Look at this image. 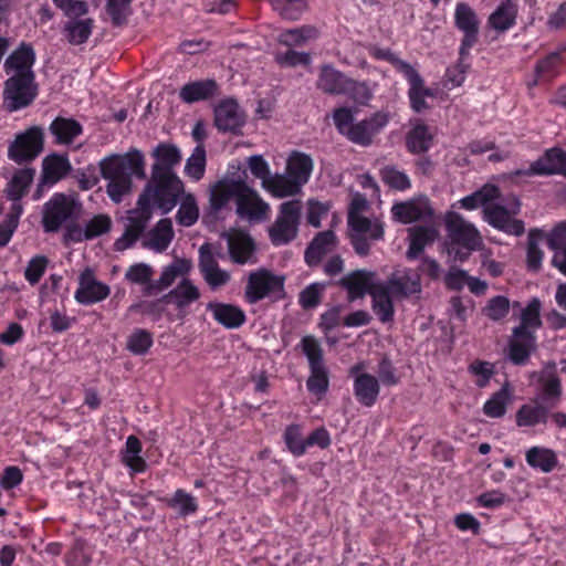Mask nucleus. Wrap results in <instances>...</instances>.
Instances as JSON below:
<instances>
[{"instance_id": "21", "label": "nucleus", "mask_w": 566, "mask_h": 566, "mask_svg": "<svg viewBox=\"0 0 566 566\" xmlns=\"http://www.w3.org/2000/svg\"><path fill=\"white\" fill-rule=\"evenodd\" d=\"M518 3L515 0H500L486 19V29L501 36L517 23Z\"/></svg>"}, {"instance_id": "52", "label": "nucleus", "mask_w": 566, "mask_h": 566, "mask_svg": "<svg viewBox=\"0 0 566 566\" xmlns=\"http://www.w3.org/2000/svg\"><path fill=\"white\" fill-rule=\"evenodd\" d=\"M153 345V334L144 328H135L126 339V349L135 356L146 355Z\"/></svg>"}, {"instance_id": "26", "label": "nucleus", "mask_w": 566, "mask_h": 566, "mask_svg": "<svg viewBox=\"0 0 566 566\" xmlns=\"http://www.w3.org/2000/svg\"><path fill=\"white\" fill-rule=\"evenodd\" d=\"M206 308L211 313L212 318L227 329H237L247 321L243 310L233 304L209 302Z\"/></svg>"}, {"instance_id": "53", "label": "nucleus", "mask_w": 566, "mask_h": 566, "mask_svg": "<svg viewBox=\"0 0 566 566\" xmlns=\"http://www.w3.org/2000/svg\"><path fill=\"white\" fill-rule=\"evenodd\" d=\"M23 210V207H10L9 212L0 221V248L7 247L11 241L14 232L19 227Z\"/></svg>"}, {"instance_id": "9", "label": "nucleus", "mask_w": 566, "mask_h": 566, "mask_svg": "<svg viewBox=\"0 0 566 566\" xmlns=\"http://www.w3.org/2000/svg\"><path fill=\"white\" fill-rule=\"evenodd\" d=\"M302 205L298 200L281 203L274 223L269 228V237L274 245H284L297 235Z\"/></svg>"}, {"instance_id": "47", "label": "nucleus", "mask_w": 566, "mask_h": 566, "mask_svg": "<svg viewBox=\"0 0 566 566\" xmlns=\"http://www.w3.org/2000/svg\"><path fill=\"white\" fill-rule=\"evenodd\" d=\"M432 135L429 127L422 123L415 125L406 137V145L410 153L422 154L430 149L432 145Z\"/></svg>"}, {"instance_id": "25", "label": "nucleus", "mask_w": 566, "mask_h": 566, "mask_svg": "<svg viewBox=\"0 0 566 566\" xmlns=\"http://www.w3.org/2000/svg\"><path fill=\"white\" fill-rule=\"evenodd\" d=\"M536 337L533 332H522L521 328H513L512 337L509 340V359L515 365H524L531 353L535 349Z\"/></svg>"}, {"instance_id": "6", "label": "nucleus", "mask_w": 566, "mask_h": 566, "mask_svg": "<svg viewBox=\"0 0 566 566\" xmlns=\"http://www.w3.org/2000/svg\"><path fill=\"white\" fill-rule=\"evenodd\" d=\"M521 202L514 195L502 196L499 190L496 199H490L484 207V220L493 228L507 234L524 233V222L514 218L520 212Z\"/></svg>"}, {"instance_id": "31", "label": "nucleus", "mask_w": 566, "mask_h": 566, "mask_svg": "<svg viewBox=\"0 0 566 566\" xmlns=\"http://www.w3.org/2000/svg\"><path fill=\"white\" fill-rule=\"evenodd\" d=\"M348 76L331 64L319 69L316 87L329 95H343L348 83Z\"/></svg>"}, {"instance_id": "64", "label": "nucleus", "mask_w": 566, "mask_h": 566, "mask_svg": "<svg viewBox=\"0 0 566 566\" xmlns=\"http://www.w3.org/2000/svg\"><path fill=\"white\" fill-rule=\"evenodd\" d=\"M545 237L547 247L554 253L566 250V220L557 223Z\"/></svg>"}, {"instance_id": "42", "label": "nucleus", "mask_w": 566, "mask_h": 566, "mask_svg": "<svg viewBox=\"0 0 566 566\" xmlns=\"http://www.w3.org/2000/svg\"><path fill=\"white\" fill-rule=\"evenodd\" d=\"M93 27L94 21L91 18H70V20L64 25L63 33L69 43L73 45H81L85 43L91 36Z\"/></svg>"}, {"instance_id": "13", "label": "nucleus", "mask_w": 566, "mask_h": 566, "mask_svg": "<svg viewBox=\"0 0 566 566\" xmlns=\"http://www.w3.org/2000/svg\"><path fill=\"white\" fill-rule=\"evenodd\" d=\"M154 209L148 202L142 203L138 198L136 208L128 211L124 234L114 243L116 251H124L135 244L149 223Z\"/></svg>"}, {"instance_id": "61", "label": "nucleus", "mask_w": 566, "mask_h": 566, "mask_svg": "<svg viewBox=\"0 0 566 566\" xmlns=\"http://www.w3.org/2000/svg\"><path fill=\"white\" fill-rule=\"evenodd\" d=\"M132 0H107L106 12L113 25L119 27L127 22L132 13Z\"/></svg>"}, {"instance_id": "30", "label": "nucleus", "mask_w": 566, "mask_h": 566, "mask_svg": "<svg viewBox=\"0 0 566 566\" xmlns=\"http://www.w3.org/2000/svg\"><path fill=\"white\" fill-rule=\"evenodd\" d=\"M438 230L432 226H416L408 229L409 245L406 252L408 260L420 256L427 245L438 239Z\"/></svg>"}, {"instance_id": "22", "label": "nucleus", "mask_w": 566, "mask_h": 566, "mask_svg": "<svg viewBox=\"0 0 566 566\" xmlns=\"http://www.w3.org/2000/svg\"><path fill=\"white\" fill-rule=\"evenodd\" d=\"M199 269L203 280L212 290L219 289L230 280V274L220 269L209 243L202 244L199 249Z\"/></svg>"}, {"instance_id": "4", "label": "nucleus", "mask_w": 566, "mask_h": 566, "mask_svg": "<svg viewBox=\"0 0 566 566\" xmlns=\"http://www.w3.org/2000/svg\"><path fill=\"white\" fill-rule=\"evenodd\" d=\"M184 193V182L177 174H150L139 196L142 203L148 202L163 214H167Z\"/></svg>"}, {"instance_id": "7", "label": "nucleus", "mask_w": 566, "mask_h": 566, "mask_svg": "<svg viewBox=\"0 0 566 566\" xmlns=\"http://www.w3.org/2000/svg\"><path fill=\"white\" fill-rule=\"evenodd\" d=\"M82 203L75 193L55 192L43 206L42 228L46 233L57 232L64 224L77 218Z\"/></svg>"}, {"instance_id": "41", "label": "nucleus", "mask_w": 566, "mask_h": 566, "mask_svg": "<svg viewBox=\"0 0 566 566\" xmlns=\"http://www.w3.org/2000/svg\"><path fill=\"white\" fill-rule=\"evenodd\" d=\"M200 297L198 287L188 279H182L181 282L171 290L165 300L172 303L178 310H184L191 303L196 302Z\"/></svg>"}, {"instance_id": "50", "label": "nucleus", "mask_w": 566, "mask_h": 566, "mask_svg": "<svg viewBox=\"0 0 566 566\" xmlns=\"http://www.w3.org/2000/svg\"><path fill=\"white\" fill-rule=\"evenodd\" d=\"M542 303L537 297L530 300L527 305L521 310L520 325L514 328H521L522 332H535L542 326L541 321Z\"/></svg>"}, {"instance_id": "2", "label": "nucleus", "mask_w": 566, "mask_h": 566, "mask_svg": "<svg viewBox=\"0 0 566 566\" xmlns=\"http://www.w3.org/2000/svg\"><path fill=\"white\" fill-rule=\"evenodd\" d=\"M102 177L107 180L106 193L115 203H120L133 186V177L145 179V157L133 149L124 155H112L99 163Z\"/></svg>"}, {"instance_id": "27", "label": "nucleus", "mask_w": 566, "mask_h": 566, "mask_svg": "<svg viewBox=\"0 0 566 566\" xmlns=\"http://www.w3.org/2000/svg\"><path fill=\"white\" fill-rule=\"evenodd\" d=\"M155 163L150 174H176L175 168L180 165L181 151L170 143H160L151 151Z\"/></svg>"}, {"instance_id": "40", "label": "nucleus", "mask_w": 566, "mask_h": 566, "mask_svg": "<svg viewBox=\"0 0 566 566\" xmlns=\"http://www.w3.org/2000/svg\"><path fill=\"white\" fill-rule=\"evenodd\" d=\"M263 189L275 198L295 196L302 190L286 171L272 175L270 179L264 182Z\"/></svg>"}, {"instance_id": "39", "label": "nucleus", "mask_w": 566, "mask_h": 566, "mask_svg": "<svg viewBox=\"0 0 566 566\" xmlns=\"http://www.w3.org/2000/svg\"><path fill=\"white\" fill-rule=\"evenodd\" d=\"M513 400L510 385L505 382L501 389L494 392L483 405V413L489 418H502Z\"/></svg>"}, {"instance_id": "3", "label": "nucleus", "mask_w": 566, "mask_h": 566, "mask_svg": "<svg viewBox=\"0 0 566 566\" xmlns=\"http://www.w3.org/2000/svg\"><path fill=\"white\" fill-rule=\"evenodd\" d=\"M354 119L355 114L350 107H338L333 111V122L337 132L350 143L368 147L389 124L390 113L378 111L361 120L355 122Z\"/></svg>"}, {"instance_id": "59", "label": "nucleus", "mask_w": 566, "mask_h": 566, "mask_svg": "<svg viewBox=\"0 0 566 566\" xmlns=\"http://www.w3.org/2000/svg\"><path fill=\"white\" fill-rule=\"evenodd\" d=\"M511 302L504 295L491 297L482 308L483 315L491 321L497 322L507 316L510 313Z\"/></svg>"}, {"instance_id": "56", "label": "nucleus", "mask_w": 566, "mask_h": 566, "mask_svg": "<svg viewBox=\"0 0 566 566\" xmlns=\"http://www.w3.org/2000/svg\"><path fill=\"white\" fill-rule=\"evenodd\" d=\"M206 171V149L202 145H197L187 159L185 166L186 175L195 181H199Z\"/></svg>"}, {"instance_id": "15", "label": "nucleus", "mask_w": 566, "mask_h": 566, "mask_svg": "<svg viewBox=\"0 0 566 566\" xmlns=\"http://www.w3.org/2000/svg\"><path fill=\"white\" fill-rule=\"evenodd\" d=\"M43 149V133L39 127H30L18 134L9 145L8 157L17 164L33 160Z\"/></svg>"}, {"instance_id": "23", "label": "nucleus", "mask_w": 566, "mask_h": 566, "mask_svg": "<svg viewBox=\"0 0 566 566\" xmlns=\"http://www.w3.org/2000/svg\"><path fill=\"white\" fill-rule=\"evenodd\" d=\"M71 169L69 159L61 155H51L43 160V169L36 192L33 198L40 199L44 187L51 188L67 175Z\"/></svg>"}, {"instance_id": "51", "label": "nucleus", "mask_w": 566, "mask_h": 566, "mask_svg": "<svg viewBox=\"0 0 566 566\" xmlns=\"http://www.w3.org/2000/svg\"><path fill=\"white\" fill-rule=\"evenodd\" d=\"M176 220L182 227H191L199 219V207L192 193H184L180 198Z\"/></svg>"}, {"instance_id": "11", "label": "nucleus", "mask_w": 566, "mask_h": 566, "mask_svg": "<svg viewBox=\"0 0 566 566\" xmlns=\"http://www.w3.org/2000/svg\"><path fill=\"white\" fill-rule=\"evenodd\" d=\"M284 296V277L268 270L250 273L245 289V298L254 304L263 298L279 300Z\"/></svg>"}, {"instance_id": "18", "label": "nucleus", "mask_w": 566, "mask_h": 566, "mask_svg": "<svg viewBox=\"0 0 566 566\" xmlns=\"http://www.w3.org/2000/svg\"><path fill=\"white\" fill-rule=\"evenodd\" d=\"M353 377V391L356 400L364 407H373L380 394L378 378L364 371L363 364H356L349 369Z\"/></svg>"}, {"instance_id": "35", "label": "nucleus", "mask_w": 566, "mask_h": 566, "mask_svg": "<svg viewBox=\"0 0 566 566\" xmlns=\"http://www.w3.org/2000/svg\"><path fill=\"white\" fill-rule=\"evenodd\" d=\"M174 235L172 222L170 219L165 218L159 220L147 233L144 244L155 252H164L171 243Z\"/></svg>"}, {"instance_id": "49", "label": "nucleus", "mask_w": 566, "mask_h": 566, "mask_svg": "<svg viewBox=\"0 0 566 566\" xmlns=\"http://www.w3.org/2000/svg\"><path fill=\"white\" fill-rule=\"evenodd\" d=\"M308 392L321 400L329 388V373L326 365L310 368V375L306 380Z\"/></svg>"}, {"instance_id": "19", "label": "nucleus", "mask_w": 566, "mask_h": 566, "mask_svg": "<svg viewBox=\"0 0 566 566\" xmlns=\"http://www.w3.org/2000/svg\"><path fill=\"white\" fill-rule=\"evenodd\" d=\"M244 124L245 113L234 98H223L214 107V125L218 130L239 134Z\"/></svg>"}, {"instance_id": "17", "label": "nucleus", "mask_w": 566, "mask_h": 566, "mask_svg": "<svg viewBox=\"0 0 566 566\" xmlns=\"http://www.w3.org/2000/svg\"><path fill=\"white\" fill-rule=\"evenodd\" d=\"M390 212L392 220L402 224L428 221L433 217V208L426 196L396 202L391 207Z\"/></svg>"}, {"instance_id": "16", "label": "nucleus", "mask_w": 566, "mask_h": 566, "mask_svg": "<svg viewBox=\"0 0 566 566\" xmlns=\"http://www.w3.org/2000/svg\"><path fill=\"white\" fill-rule=\"evenodd\" d=\"M395 300L419 296L422 292L421 276L410 268L395 270L386 281H379Z\"/></svg>"}, {"instance_id": "10", "label": "nucleus", "mask_w": 566, "mask_h": 566, "mask_svg": "<svg viewBox=\"0 0 566 566\" xmlns=\"http://www.w3.org/2000/svg\"><path fill=\"white\" fill-rule=\"evenodd\" d=\"M534 176H563L566 178V151L560 147H552L534 160L528 168L510 172V179Z\"/></svg>"}, {"instance_id": "46", "label": "nucleus", "mask_w": 566, "mask_h": 566, "mask_svg": "<svg viewBox=\"0 0 566 566\" xmlns=\"http://www.w3.org/2000/svg\"><path fill=\"white\" fill-rule=\"evenodd\" d=\"M142 443L135 436H129L126 439L125 449L122 452L123 463L129 468L130 473H142L146 470V462L140 457Z\"/></svg>"}, {"instance_id": "29", "label": "nucleus", "mask_w": 566, "mask_h": 566, "mask_svg": "<svg viewBox=\"0 0 566 566\" xmlns=\"http://www.w3.org/2000/svg\"><path fill=\"white\" fill-rule=\"evenodd\" d=\"M190 270V263L185 259H176L163 269L160 277L148 284L144 290L145 295H156L168 289L178 277L184 276Z\"/></svg>"}, {"instance_id": "1", "label": "nucleus", "mask_w": 566, "mask_h": 566, "mask_svg": "<svg viewBox=\"0 0 566 566\" xmlns=\"http://www.w3.org/2000/svg\"><path fill=\"white\" fill-rule=\"evenodd\" d=\"M210 209L213 213L231 210L235 206L237 214L250 222L265 219L270 206L248 184L245 168L230 166L226 176L210 189Z\"/></svg>"}, {"instance_id": "5", "label": "nucleus", "mask_w": 566, "mask_h": 566, "mask_svg": "<svg viewBox=\"0 0 566 566\" xmlns=\"http://www.w3.org/2000/svg\"><path fill=\"white\" fill-rule=\"evenodd\" d=\"M444 226L449 239L448 252L454 260L464 262L471 252L481 247L482 238L478 229L460 213L448 211L444 216Z\"/></svg>"}, {"instance_id": "33", "label": "nucleus", "mask_w": 566, "mask_h": 566, "mask_svg": "<svg viewBox=\"0 0 566 566\" xmlns=\"http://www.w3.org/2000/svg\"><path fill=\"white\" fill-rule=\"evenodd\" d=\"M313 167L314 164L311 156L301 151H292L287 158L285 171L302 189L310 180Z\"/></svg>"}, {"instance_id": "12", "label": "nucleus", "mask_w": 566, "mask_h": 566, "mask_svg": "<svg viewBox=\"0 0 566 566\" xmlns=\"http://www.w3.org/2000/svg\"><path fill=\"white\" fill-rule=\"evenodd\" d=\"M36 93L34 75H10L4 86V105L8 111L15 112L30 105Z\"/></svg>"}, {"instance_id": "60", "label": "nucleus", "mask_w": 566, "mask_h": 566, "mask_svg": "<svg viewBox=\"0 0 566 566\" xmlns=\"http://www.w3.org/2000/svg\"><path fill=\"white\" fill-rule=\"evenodd\" d=\"M564 57H558V53H549L539 59L535 64V74L538 77L554 78L560 73V65Z\"/></svg>"}, {"instance_id": "28", "label": "nucleus", "mask_w": 566, "mask_h": 566, "mask_svg": "<svg viewBox=\"0 0 566 566\" xmlns=\"http://www.w3.org/2000/svg\"><path fill=\"white\" fill-rule=\"evenodd\" d=\"M35 54L31 45L22 42L6 60L4 70L10 75H34Z\"/></svg>"}, {"instance_id": "48", "label": "nucleus", "mask_w": 566, "mask_h": 566, "mask_svg": "<svg viewBox=\"0 0 566 566\" xmlns=\"http://www.w3.org/2000/svg\"><path fill=\"white\" fill-rule=\"evenodd\" d=\"M318 38V30L313 25L287 29L279 34V42L285 46H300Z\"/></svg>"}, {"instance_id": "62", "label": "nucleus", "mask_w": 566, "mask_h": 566, "mask_svg": "<svg viewBox=\"0 0 566 566\" xmlns=\"http://www.w3.org/2000/svg\"><path fill=\"white\" fill-rule=\"evenodd\" d=\"M381 178L386 185L399 191H405L411 187L408 175L394 166H386L381 170Z\"/></svg>"}, {"instance_id": "36", "label": "nucleus", "mask_w": 566, "mask_h": 566, "mask_svg": "<svg viewBox=\"0 0 566 566\" xmlns=\"http://www.w3.org/2000/svg\"><path fill=\"white\" fill-rule=\"evenodd\" d=\"M34 171L32 169H20L14 172L10 181L8 182L4 192L9 200H11V207H23L21 200L28 191L29 186L33 180Z\"/></svg>"}, {"instance_id": "45", "label": "nucleus", "mask_w": 566, "mask_h": 566, "mask_svg": "<svg viewBox=\"0 0 566 566\" xmlns=\"http://www.w3.org/2000/svg\"><path fill=\"white\" fill-rule=\"evenodd\" d=\"M548 408L539 403H525L516 412V424L518 427H535L545 424L548 420Z\"/></svg>"}, {"instance_id": "20", "label": "nucleus", "mask_w": 566, "mask_h": 566, "mask_svg": "<svg viewBox=\"0 0 566 566\" xmlns=\"http://www.w3.org/2000/svg\"><path fill=\"white\" fill-rule=\"evenodd\" d=\"M109 294L111 287L98 281L91 269H86L78 277L74 298L78 304L87 306L106 300Z\"/></svg>"}, {"instance_id": "38", "label": "nucleus", "mask_w": 566, "mask_h": 566, "mask_svg": "<svg viewBox=\"0 0 566 566\" xmlns=\"http://www.w3.org/2000/svg\"><path fill=\"white\" fill-rule=\"evenodd\" d=\"M526 463L543 473H551L558 464L554 450L544 447H532L525 453Z\"/></svg>"}, {"instance_id": "58", "label": "nucleus", "mask_w": 566, "mask_h": 566, "mask_svg": "<svg viewBox=\"0 0 566 566\" xmlns=\"http://www.w3.org/2000/svg\"><path fill=\"white\" fill-rule=\"evenodd\" d=\"M373 93L374 87L369 82L355 81L349 77L344 95L358 104L365 105L371 99Z\"/></svg>"}, {"instance_id": "34", "label": "nucleus", "mask_w": 566, "mask_h": 566, "mask_svg": "<svg viewBox=\"0 0 566 566\" xmlns=\"http://www.w3.org/2000/svg\"><path fill=\"white\" fill-rule=\"evenodd\" d=\"M337 239L333 231L327 230L319 232L312 240L305 251V261L310 266L319 263L322 258L334 250L336 247Z\"/></svg>"}, {"instance_id": "8", "label": "nucleus", "mask_w": 566, "mask_h": 566, "mask_svg": "<svg viewBox=\"0 0 566 566\" xmlns=\"http://www.w3.org/2000/svg\"><path fill=\"white\" fill-rule=\"evenodd\" d=\"M348 233L355 252L365 256L371 243L384 239L385 223L377 216H356L347 218Z\"/></svg>"}, {"instance_id": "24", "label": "nucleus", "mask_w": 566, "mask_h": 566, "mask_svg": "<svg viewBox=\"0 0 566 566\" xmlns=\"http://www.w3.org/2000/svg\"><path fill=\"white\" fill-rule=\"evenodd\" d=\"M378 283L376 273L367 270L353 271L339 281V284L347 291L350 301L360 298L367 293L370 295L371 289Z\"/></svg>"}, {"instance_id": "63", "label": "nucleus", "mask_w": 566, "mask_h": 566, "mask_svg": "<svg viewBox=\"0 0 566 566\" xmlns=\"http://www.w3.org/2000/svg\"><path fill=\"white\" fill-rule=\"evenodd\" d=\"M468 371L475 378L474 384L479 388L486 387L495 374L494 365L483 360L472 361L468 367Z\"/></svg>"}, {"instance_id": "43", "label": "nucleus", "mask_w": 566, "mask_h": 566, "mask_svg": "<svg viewBox=\"0 0 566 566\" xmlns=\"http://www.w3.org/2000/svg\"><path fill=\"white\" fill-rule=\"evenodd\" d=\"M499 196V187L495 185H485L481 189L474 191L473 193L465 196L454 202L452 205L453 208H461L464 210H474L479 207H484L488 205L490 199H496Z\"/></svg>"}, {"instance_id": "32", "label": "nucleus", "mask_w": 566, "mask_h": 566, "mask_svg": "<svg viewBox=\"0 0 566 566\" xmlns=\"http://www.w3.org/2000/svg\"><path fill=\"white\" fill-rule=\"evenodd\" d=\"M219 85L212 78L193 81L185 84L179 91V97L187 104L207 101L218 94Z\"/></svg>"}, {"instance_id": "37", "label": "nucleus", "mask_w": 566, "mask_h": 566, "mask_svg": "<svg viewBox=\"0 0 566 566\" xmlns=\"http://www.w3.org/2000/svg\"><path fill=\"white\" fill-rule=\"evenodd\" d=\"M370 296L371 307L378 319L382 323L391 322L395 315L394 295L378 283L371 289Z\"/></svg>"}, {"instance_id": "55", "label": "nucleus", "mask_w": 566, "mask_h": 566, "mask_svg": "<svg viewBox=\"0 0 566 566\" xmlns=\"http://www.w3.org/2000/svg\"><path fill=\"white\" fill-rule=\"evenodd\" d=\"M283 439L287 450L294 457H302L307 450L306 439L302 436V428L298 424H290L285 428Z\"/></svg>"}, {"instance_id": "14", "label": "nucleus", "mask_w": 566, "mask_h": 566, "mask_svg": "<svg viewBox=\"0 0 566 566\" xmlns=\"http://www.w3.org/2000/svg\"><path fill=\"white\" fill-rule=\"evenodd\" d=\"M480 19L472 7L465 2L457 3L454 8V25L463 33L459 48L460 55L467 56L478 43L480 33Z\"/></svg>"}, {"instance_id": "54", "label": "nucleus", "mask_w": 566, "mask_h": 566, "mask_svg": "<svg viewBox=\"0 0 566 566\" xmlns=\"http://www.w3.org/2000/svg\"><path fill=\"white\" fill-rule=\"evenodd\" d=\"M168 506L175 510L179 516H189L197 512L198 502L195 496L182 489L175 491L171 499L168 501Z\"/></svg>"}, {"instance_id": "44", "label": "nucleus", "mask_w": 566, "mask_h": 566, "mask_svg": "<svg viewBox=\"0 0 566 566\" xmlns=\"http://www.w3.org/2000/svg\"><path fill=\"white\" fill-rule=\"evenodd\" d=\"M50 130L56 143L69 145L83 132L82 125L73 118L57 117L51 125Z\"/></svg>"}, {"instance_id": "57", "label": "nucleus", "mask_w": 566, "mask_h": 566, "mask_svg": "<svg viewBox=\"0 0 566 566\" xmlns=\"http://www.w3.org/2000/svg\"><path fill=\"white\" fill-rule=\"evenodd\" d=\"M298 347L307 358L308 368L325 365L323 349L321 347V344L314 336H304L301 339Z\"/></svg>"}]
</instances>
